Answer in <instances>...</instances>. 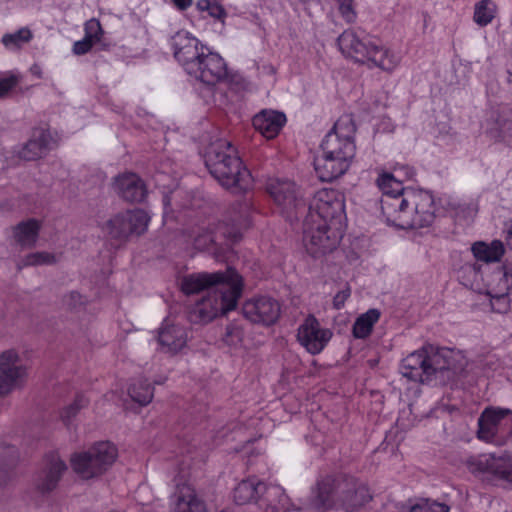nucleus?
Here are the masks:
<instances>
[{"label": "nucleus", "mask_w": 512, "mask_h": 512, "mask_svg": "<svg viewBox=\"0 0 512 512\" xmlns=\"http://www.w3.org/2000/svg\"><path fill=\"white\" fill-rule=\"evenodd\" d=\"M181 289L187 295L207 291V295L198 300L188 314L191 323L206 324L236 308L243 281L236 270L228 268L223 272L189 274L182 279Z\"/></svg>", "instance_id": "obj_1"}, {"label": "nucleus", "mask_w": 512, "mask_h": 512, "mask_svg": "<svg viewBox=\"0 0 512 512\" xmlns=\"http://www.w3.org/2000/svg\"><path fill=\"white\" fill-rule=\"evenodd\" d=\"M466 366L460 350L426 344L402 360L400 373L415 382L453 384L465 375Z\"/></svg>", "instance_id": "obj_2"}, {"label": "nucleus", "mask_w": 512, "mask_h": 512, "mask_svg": "<svg viewBox=\"0 0 512 512\" xmlns=\"http://www.w3.org/2000/svg\"><path fill=\"white\" fill-rule=\"evenodd\" d=\"M372 500L366 484L354 477L327 476L317 483L308 507L316 512H325L336 503L346 512H356Z\"/></svg>", "instance_id": "obj_3"}, {"label": "nucleus", "mask_w": 512, "mask_h": 512, "mask_svg": "<svg viewBox=\"0 0 512 512\" xmlns=\"http://www.w3.org/2000/svg\"><path fill=\"white\" fill-rule=\"evenodd\" d=\"M385 203L387 224L400 229L430 226L435 218L433 195L424 190L408 191L403 199L389 198Z\"/></svg>", "instance_id": "obj_4"}, {"label": "nucleus", "mask_w": 512, "mask_h": 512, "mask_svg": "<svg viewBox=\"0 0 512 512\" xmlns=\"http://www.w3.org/2000/svg\"><path fill=\"white\" fill-rule=\"evenodd\" d=\"M205 165L223 187L248 189L250 173L243 167L236 149L226 139L210 143L205 152Z\"/></svg>", "instance_id": "obj_5"}, {"label": "nucleus", "mask_w": 512, "mask_h": 512, "mask_svg": "<svg viewBox=\"0 0 512 512\" xmlns=\"http://www.w3.org/2000/svg\"><path fill=\"white\" fill-rule=\"evenodd\" d=\"M341 52L354 61L369 68H380L392 72L400 63L393 51L378 41L360 38L354 30H345L337 39Z\"/></svg>", "instance_id": "obj_6"}, {"label": "nucleus", "mask_w": 512, "mask_h": 512, "mask_svg": "<svg viewBox=\"0 0 512 512\" xmlns=\"http://www.w3.org/2000/svg\"><path fill=\"white\" fill-rule=\"evenodd\" d=\"M118 457L117 447L109 441H100L87 450L70 457L72 470L83 480L97 478L107 472Z\"/></svg>", "instance_id": "obj_7"}, {"label": "nucleus", "mask_w": 512, "mask_h": 512, "mask_svg": "<svg viewBox=\"0 0 512 512\" xmlns=\"http://www.w3.org/2000/svg\"><path fill=\"white\" fill-rule=\"evenodd\" d=\"M356 126L351 115L341 116L321 143L323 153L353 160L356 153L354 137Z\"/></svg>", "instance_id": "obj_8"}, {"label": "nucleus", "mask_w": 512, "mask_h": 512, "mask_svg": "<svg viewBox=\"0 0 512 512\" xmlns=\"http://www.w3.org/2000/svg\"><path fill=\"white\" fill-rule=\"evenodd\" d=\"M303 234L305 247L313 257L334 250L342 237L340 225L325 221L311 223L309 218L304 220Z\"/></svg>", "instance_id": "obj_9"}, {"label": "nucleus", "mask_w": 512, "mask_h": 512, "mask_svg": "<svg viewBox=\"0 0 512 512\" xmlns=\"http://www.w3.org/2000/svg\"><path fill=\"white\" fill-rule=\"evenodd\" d=\"M344 215V196L336 189L323 188L317 191L309 205L306 218L340 225Z\"/></svg>", "instance_id": "obj_10"}, {"label": "nucleus", "mask_w": 512, "mask_h": 512, "mask_svg": "<svg viewBox=\"0 0 512 512\" xmlns=\"http://www.w3.org/2000/svg\"><path fill=\"white\" fill-rule=\"evenodd\" d=\"M150 217L141 209L128 210L109 219L103 230L112 239L125 241L132 235L140 236L148 227Z\"/></svg>", "instance_id": "obj_11"}, {"label": "nucleus", "mask_w": 512, "mask_h": 512, "mask_svg": "<svg viewBox=\"0 0 512 512\" xmlns=\"http://www.w3.org/2000/svg\"><path fill=\"white\" fill-rule=\"evenodd\" d=\"M468 469L474 474H488L497 480L512 485V456L504 453L482 454L467 460Z\"/></svg>", "instance_id": "obj_12"}, {"label": "nucleus", "mask_w": 512, "mask_h": 512, "mask_svg": "<svg viewBox=\"0 0 512 512\" xmlns=\"http://www.w3.org/2000/svg\"><path fill=\"white\" fill-rule=\"evenodd\" d=\"M187 73L207 85H215L226 78L227 66L218 53L207 47L194 64L190 65Z\"/></svg>", "instance_id": "obj_13"}, {"label": "nucleus", "mask_w": 512, "mask_h": 512, "mask_svg": "<svg viewBox=\"0 0 512 512\" xmlns=\"http://www.w3.org/2000/svg\"><path fill=\"white\" fill-rule=\"evenodd\" d=\"M27 378L28 367L15 349L0 353V382L8 395L24 387Z\"/></svg>", "instance_id": "obj_14"}, {"label": "nucleus", "mask_w": 512, "mask_h": 512, "mask_svg": "<svg viewBox=\"0 0 512 512\" xmlns=\"http://www.w3.org/2000/svg\"><path fill=\"white\" fill-rule=\"evenodd\" d=\"M267 191L281 208L287 217L297 218L298 214L305 211L306 204L302 197L298 196V190L294 182L289 180H270Z\"/></svg>", "instance_id": "obj_15"}, {"label": "nucleus", "mask_w": 512, "mask_h": 512, "mask_svg": "<svg viewBox=\"0 0 512 512\" xmlns=\"http://www.w3.org/2000/svg\"><path fill=\"white\" fill-rule=\"evenodd\" d=\"M332 332L323 328L314 315H309L297 329V340L307 352L319 354L332 338Z\"/></svg>", "instance_id": "obj_16"}, {"label": "nucleus", "mask_w": 512, "mask_h": 512, "mask_svg": "<svg viewBox=\"0 0 512 512\" xmlns=\"http://www.w3.org/2000/svg\"><path fill=\"white\" fill-rule=\"evenodd\" d=\"M173 55L187 72L207 47L191 33L181 30L171 38Z\"/></svg>", "instance_id": "obj_17"}, {"label": "nucleus", "mask_w": 512, "mask_h": 512, "mask_svg": "<svg viewBox=\"0 0 512 512\" xmlns=\"http://www.w3.org/2000/svg\"><path fill=\"white\" fill-rule=\"evenodd\" d=\"M243 315L253 323L271 325L280 316V304L273 298L262 296L246 301L242 308Z\"/></svg>", "instance_id": "obj_18"}, {"label": "nucleus", "mask_w": 512, "mask_h": 512, "mask_svg": "<svg viewBox=\"0 0 512 512\" xmlns=\"http://www.w3.org/2000/svg\"><path fill=\"white\" fill-rule=\"evenodd\" d=\"M113 189L127 202H141L147 195L144 181L135 173H123L115 177Z\"/></svg>", "instance_id": "obj_19"}, {"label": "nucleus", "mask_w": 512, "mask_h": 512, "mask_svg": "<svg viewBox=\"0 0 512 512\" xmlns=\"http://www.w3.org/2000/svg\"><path fill=\"white\" fill-rule=\"evenodd\" d=\"M67 466L58 454L52 453L45 458V467L37 476L36 488L42 492H50L56 488Z\"/></svg>", "instance_id": "obj_20"}, {"label": "nucleus", "mask_w": 512, "mask_h": 512, "mask_svg": "<svg viewBox=\"0 0 512 512\" xmlns=\"http://www.w3.org/2000/svg\"><path fill=\"white\" fill-rule=\"evenodd\" d=\"M351 161L345 157L323 153L314 159V169L318 178L323 182L333 181L347 172Z\"/></svg>", "instance_id": "obj_21"}, {"label": "nucleus", "mask_w": 512, "mask_h": 512, "mask_svg": "<svg viewBox=\"0 0 512 512\" xmlns=\"http://www.w3.org/2000/svg\"><path fill=\"white\" fill-rule=\"evenodd\" d=\"M188 334L185 327L165 322L158 332V343L164 353L177 354L186 347Z\"/></svg>", "instance_id": "obj_22"}, {"label": "nucleus", "mask_w": 512, "mask_h": 512, "mask_svg": "<svg viewBox=\"0 0 512 512\" xmlns=\"http://www.w3.org/2000/svg\"><path fill=\"white\" fill-rule=\"evenodd\" d=\"M51 140V134L47 129H34L31 139L19 152L20 158L33 161L43 157L49 149Z\"/></svg>", "instance_id": "obj_23"}, {"label": "nucleus", "mask_w": 512, "mask_h": 512, "mask_svg": "<svg viewBox=\"0 0 512 512\" xmlns=\"http://www.w3.org/2000/svg\"><path fill=\"white\" fill-rule=\"evenodd\" d=\"M285 122V114L273 110H263L253 118L255 129L268 139L277 136Z\"/></svg>", "instance_id": "obj_24"}, {"label": "nucleus", "mask_w": 512, "mask_h": 512, "mask_svg": "<svg viewBox=\"0 0 512 512\" xmlns=\"http://www.w3.org/2000/svg\"><path fill=\"white\" fill-rule=\"evenodd\" d=\"M41 228L42 222L35 218L21 221L12 228L13 238L22 248H33L37 244Z\"/></svg>", "instance_id": "obj_25"}, {"label": "nucleus", "mask_w": 512, "mask_h": 512, "mask_svg": "<svg viewBox=\"0 0 512 512\" xmlns=\"http://www.w3.org/2000/svg\"><path fill=\"white\" fill-rule=\"evenodd\" d=\"M377 185L379 189L382 191L383 196L381 198V211L382 215L385 218V222L388 220V214L385 211V203L387 199H403V196L408 192L404 190L402 182L397 180L393 174L383 173L377 179Z\"/></svg>", "instance_id": "obj_26"}, {"label": "nucleus", "mask_w": 512, "mask_h": 512, "mask_svg": "<svg viewBox=\"0 0 512 512\" xmlns=\"http://www.w3.org/2000/svg\"><path fill=\"white\" fill-rule=\"evenodd\" d=\"M267 489L266 485L256 477L242 480L234 489V501L244 505L256 501Z\"/></svg>", "instance_id": "obj_27"}, {"label": "nucleus", "mask_w": 512, "mask_h": 512, "mask_svg": "<svg viewBox=\"0 0 512 512\" xmlns=\"http://www.w3.org/2000/svg\"><path fill=\"white\" fill-rule=\"evenodd\" d=\"M177 486L178 495L176 509L178 512H209L203 501L198 498L192 486L188 484L180 485V483H178Z\"/></svg>", "instance_id": "obj_28"}, {"label": "nucleus", "mask_w": 512, "mask_h": 512, "mask_svg": "<svg viewBox=\"0 0 512 512\" xmlns=\"http://www.w3.org/2000/svg\"><path fill=\"white\" fill-rule=\"evenodd\" d=\"M471 251L478 261L492 263L500 261L505 253V247L500 240H493L490 243L478 241L472 245Z\"/></svg>", "instance_id": "obj_29"}, {"label": "nucleus", "mask_w": 512, "mask_h": 512, "mask_svg": "<svg viewBox=\"0 0 512 512\" xmlns=\"http://www.w3.org/2000/svg\"><path fill=\"white\" fill-rule=\"evenodd\" d=\"M500 282L501 288L492 296L491 306L494 311L503 313L509 308L508 291L512 287V274L507 269H504Z\"/></svg>", "instance_id": "obj_30"}, {"label": "nucleus", "mask_w": 512, "mask_h": 512, "mask_svg": "<svg viewBox=\"0 0 512 512\" xmlns=\"http://www.w3.org/2000/svg\"><path fill=\"white\" fill-rule=\"evenodd\" d=\"M379 318L380 312L377 309H370L366 313L360 315L353 325V336L358 339L368 337Z\"/></svg>", "instance_id": "obj_31"}, {"label": "nucleus", "mask_w": 512, "mask_h": 512, "mask_svg": "<svg viewBox=\"0 0 512 512\" xmlns=\"http://www.w3.org/2000/svg\"><path fill=\"white\" fill-rule=\"evenodd\" d=\"M128 394L133 402L145 406L153 398V388L146 379L139 378L130 384Z\"/></svg>", "instance_id": "obj_32"}, {"label": "nucleus", "mask_w": 512, "mask_h": 512, "mask_svg": "<svg viewBox=\"0 0 512 512\" xmlns=\"http://www.w3.org/2000/svg\"><path fill=\"white\" fill-rule=\"evenodd\" d=\"M189 239L198 250L208 249L215 241L214 229L210 226H198L189 231Z\"/></svg>", "instance_id": "obj_33"}, {"label": "nucleus", "mask_w": 512, "mask_h": 512, "mask_svg": "<svg viewBox=\"0 0 512 512\" xmlns=\"http://www.w3.org/2000/svg\"><path fill=\"white\" fill-rule=\"evenodd\" d=\"M496 5L492 0H481L475 4L474 8V21L479 26H486L495 17Z\"/></svg>", "instance_id": "obj_34"}, {"label": "nucleus", "mask_w": 512, "mask_h": 512, "mask_svg": "<svg viewBox=\"0 0 512 512\" xmlns=\"http://www.w3.org/2000/svg\"><path fill=\"white\" fill-rule=\"evenodd\" d=\"M57 262L56 256L49 252H34L27 254L17 262L18 270L28 266L52 265Z\"/></svg>", "instance_id": "obj_35"}, {"label": "nucleus", "mask_w": 512, "mask_h": 512, "mask_svg": "<svg viewBox=\"0 0 512 512\" xmlns=\"http://www.w3.org/2000/svg\"><path fill=\"white\" fill-rule=\"evenodd\" d=\"M499 418H477L478 439L491 442L499 431Z\"/></svg>", "instance_id": "obj_36"}, {"label": "nucleus", "mask_w": 512, "mask_h": 512, "mask_svg": "<svg viewBox=\"0 0 512 512\" xmlns=\"http://www.w3.org/2000/svg\"><path fill=\"white\" fill-rule=\"evenodd\" d=\"M32 39V32L30 29L24 27L14 33L5 34L2 37V43L8 49L14 50L21 48L25 43Z\"/></svg>", "instance_id": "obj_37"}, {"label": "nucleus", "mask_w": 512, "mask_h": 512, "mask_svg": "<svg viewBox=\"0 0 512 512\" xmlns=\"http://www.w3.org/2000/svg\"><path fill=\"white\" fill-rule=\"evenodd\" d=\"M269 497L277 499V505H270L267 510L270 512H288L293 505L285 491L279 486H270L267 488Z\"/></svg>", "instance_id": "obj_38"}, {"label": "nucleus", "mask_w": 512, "mask_h": 512, "mask_svg": "<svg viewBox=\"0 0 512 512\" xmlns=\"http://www.w3.org/2000/svg\"><path fill=\"white\" fill-rule=\"evenodd\" d=\"M88 404L89 400L83 394L78 393L63 405L61 416H75L82 413Z\"/></svg>", "instance_id": "obj_39"}, {"label": "nucleus", "mask_w": 512, "mask_h": 512, "mask_svg": "<svg viewBox=\"0 0 512 512\" xmlns=\"http://www.w3.org/2000/svg\"><path fill=\"white\" fill-rule=\"evenodd\" d=\"M222 340L230 347H238L243 341V329L236 323H230L226 326Z\"/></svg>", "instance_id": "obj_40"}, {"label": "nucleus", "mask_w": 512, "mask_h": 512, "mask_svg": "<svg viewBox=\"0 0 512 512\" xmlns=\"http://www.w3.org/2000/svg\"><path fill=\"white\" fill-rule=\"evenodd\" d=\"M196 6L200 11H207L209 16L215 19L223 21L226 17L224 8L220 4L212 2L211 0H199Z\"/></svg>", "instance_id": "obj_41"}, {"label": "nucleus", "mask_w": 512, "mask_h": 512, "mask_svg": "<svg viewBox=\"0 0 512 512\" xmlns=\"http://www.w3.org/2000/svg\"><path fill=\"white\" fill-rule=\"evenodd\" d=\"M86 38L94 41L95 43L100 42L103 35V30L98 19L91 18L84 24Z\"/></svg>", "instance_id": "obj_42"}, {"label": "nucleus", "mask_w": 512, "mask_h": 512, "mask_svg": "<svg viewBox=\"0 0 512 512\" xmlns=\"http://www.w3.org/2000/svg\"><path fill=\"white\" fill-rule=\"evenodd\" d=\"M338 10L347 23H354L357 19V13L354 9L353 0H336Z\"/></svg>", "instance_id": "obj_43"}, {"label": "nucleus", "mask_w": 512, "mask_h": 512, "mask_svg": "<svg viewBox=\"0 0 512 512\" xmlns=\"http://www.w3.org/2000/svg\"><path fill=\"white\" fill-rule=\"evenodd\" d=\"M245 227L246 225L243 224H233L231 227L228 224H220L217 228L224 237L229 238L232 241H238L241 238Z\"/></svg>", "instance_id": "obj_44"}, {"label": "nucleus", "mask_w": 512, "mask_h": 512, "mask_svg": "<svg viewBox=\"0 0 512 512\" xmlns=\"http://www.w3.org/2000/svg\"><path fill=\"white\" fill-rule=\"evenodd\" d=\"M0 458L7 463H14L19 460V451L12 445L0 446Z\"/></svg>", "instance_id": "obj_45"}, {"label": "nucleus", "mask_w": 512, "mask_h": 512, "mask_svg": "<svg viewBox=\"0 0 512 512\" xmlns=\"http://www.w3.org/2000/svg\"><path fill=\"white\" fill-rule=\"evenodd\" d=\"M459 412L456 404L451 403L450 399H442L433 409L435 414H453Z\"/></svg>", "instance_id": "obj_46"}, {"label": "nucleus", "mask_w": 512, "mask_h": 512, "mask_svg": "<svg viewBox=\"0 0 512 512\" xmlns=\"http://www.w3.org/2000/svg\"><path fill=\"white\" fill-rule=\"evenodd\" d=\"M96 43L86 37H84L82 40L76 41L73 45V53L76 55H84L88 53L93 45Z\"/></svg>", "instance_id": "obj_47"}, {"label": "nucleus", "mask_w": 512, "mask_h": 512, "mask_svg": "<svg viewBox=\"0 0 512 512\" xmlns=\"http://www.w3.org/2000/svg\"><path fill=\"white\" fill-rule=\"evenodd\" d=\"M17 84V78L14 76L0 80V97L7 94Z\"/></svg>", "instance_id": "obj_48"}, {"label": "nucleus", "mask_w": 512, "mask_h": 512, "mask_svg": "<svg viewBox=\"0 0 512 512\" xmlns=\"http://www.w3.org/2000/svg\"><path fill=\"white\" fill-rule=\"evenodd\" d=\"M349 296H350V289L349 288H346L344 290L339 291L334 296L333 306L336 309H341L344 306L346 300L349 298Z\"/></svg>", "instance_id": "obj_49"}, {"label": "nucleus", "mask_w": 512, "mask_h": 512, "mask_svg": "<svg viewBox=\"0 0 512 512\" xmlns=\"http://www.w3.org/2000/svg\"><path fill=\"white\" fill-rule=\"evenodd\" d=\"M511 410L509 409H502L498 407L488 406L486 407L480 414V416H506L508 414H511Z\"/></svg>", "instance_id": "obj_50"}, {"label": "nucleus", "mask_w": 512, "mask_h": 512, "mask_svg": "<svg viewBox=\"0 0 512 512\" xmlns=\"http://www.w3.org/2000/svg\"><path fill=\"white\" fill-rule=\"evenodd\" d=\"M426 512H449V507L436 501L424 499Z\"/></svg>", "instance_id": "obj_51"}, {"label": "nucleus", "mask_w": 512, "mask_h": 512, "mask_svg": "<svg viewBox=\"0 0 512 512\" xmlns=\"http://www.w3.org/2000/svg\"><path fill=\"white\" fill-rule=\"evenodd\" d=\"M174 5L180 10H186L192 4V0H173Z\"/></svg>", "instance_id": "obj_52"}, {"label": "nucleus", "mask_w": 512, "mask_h": 512, "mask_svg": "<svg viewBox=\"0 0 512 512\" xmlns=\"http://www.w3.org/2000/svg\"><path fill=\"white\" fill-rule=\"evenodd\" d=\"M409 512H426L424 499L412 505Z\"/></svg>", "instance_id": "obj_53"}, {"label": "nucleus", "mask_w": 512, "mask_h": 512, "mask_svg": "<svg viewBox=\"0 0 512 512\" xmlns=\"http://www.w3.org/2000/svg\"><path fill=\"white\" fill-rule=\"evenodd\" d=\"M505 125H506V123H504L501 127H504ZM490 133L496 139H504L505 138V136L503 135L502 128H500L499 131H495V132L493 130H491Z\"/></svg>", "instance_id": "obj_54"}, {"label": "nucleus", "mask_w": 512, "mask_h": 512, "mask_svg": "<svg viewBox=\"0 0 512 512\" xmlns=\"http://www.w3.org/2000/svg\"><path fill=\"white\" fill-rule=\"evenodd\" d=\"M69 297L71 298V300H75V301L76 300L80 301L81 298H82L81 295L79 293H77V292H71Z\"/></svg>", "instance_id": "obj_55"}]
</instances>
